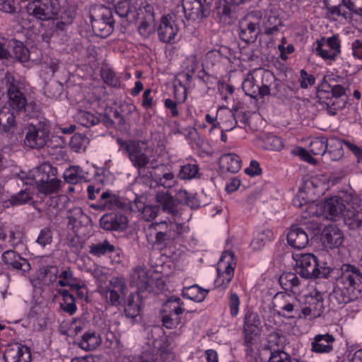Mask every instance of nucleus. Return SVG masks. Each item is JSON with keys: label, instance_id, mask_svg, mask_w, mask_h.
<instances>
[{"label": "nucleus", "instance_id": "37998d69", "mask_svg": "<svg viewBox=\"0 0 362 362\" xmlns=\"http://www.w3.org/2000/svg\"><path fill=\"white\" fill-rule=\"evenodd\" d=\"M199 167L197 163H185L180 166L178 177L182 180H190L199 177Z\"/></svg>", "mask_w": 362, "mask_h": 362}, {"label": "nucleus", "instance_id": "6e6552de", "mask_svg": "<svg viewBox=\"0 0 362 362\" xmlns=\"http://www.w3.org/2000/svg\"><path fill=\"white\" fill-rule=\"evenodd\" d=\"M261 14L252 11L239 21L238 30L240 39L247 43L254 42L262 32L260 25Z\"/></svg>", "mask_w": 362, "mask_h": 362}, {"label": "nucleus", "instance_id": "c85d7f7f", "mask_svg": "<svg viewBox=\"0 0 362 362\" xmlns=\"http://www.w3.org/2000/svg\"><path fill=\"white\" fill-rule=\"evenodd\" d=\"M100 224L106 230L123 231L127 227L128 220L119 214H106L100 218Z\"/></svg>", "mask_w": 362, "mask_h": 362}, {"label": "nucleus", "instance_id": "f257e3e1", "mask_svg": "<svg viewBox=\"0 0 362 362\" xmlns=\"http://www.w3.org/2000/svg\"><path fill=\"white\" fill-rule=\"evenodd\" d=\"M358 267L343 264L335 279L334 297L339 304H346L362 298V257Z\"/></svg>", "mask_w": 362, "mask_h": 362}, {"label": "nucleus", "instance_id": "4be33fe9", "mask_svg": "<svg viewBox=\"0 0 362 362\" xmlns=\"http://www.w3.org/2000/svg\"><path fill=\"white\" fill-rule=\"evenodd\" d=\"M261 14L260 25L262 32L267 35H273L279 31L281 21L278 11L274 6H269L264 11H258Z\"/></svg>", "mask_w": 362, "mask_h": 362}, {"label": "nucleus", "instance_id": "f3484780", "mask_svg": "<svg viewBox=\"0 0 362 362\" xmlns=\"http://www.w3.org/2000/svg\"><path fill=\"white\" fill-rule=\"evenodd\" d=\"M323 300V294L317 291L305 296L304 302L301 301L302 318L320 317L324 310Z\"/></svg>", "mask_w": 362, "mask_h": 362}, {"label": "nucleus", "instance_id": "c9c22d12", "mask_svg": "<svg viewBox=\"0 0 362 362\" xmlns=\"http://www.w3.org/2000/svg\"><path fill=\"white\" fill-rule=\"evenodd\" d=\"M142 300L140 294L138 293H131L124 303L125 315L134 319L139 316L141 310Z\"/></svg>", "mask_w": 362, "mask_h": 362}, {"label": "nucleus", "instance_id": "3c124183", "mask_svg": "<svg viewBox=\"0 0 362 362\" xmlns=\"http://www.w3.org/2000/svg\"><path fill=\"white\" fill-rule=\"evenodd\" d=\"M59 280L57 284L60 286H76V283L79 281L74 276V273L70 268L62 271L58 275Z\"/></svg>", "mask_w": 362, "mask_h": 362}, {"label": "nucleus", "instance_id": "1a4fd4ad", "mask_svg": "<svg viewBox=\"0 0 362 362\" xmlns=\"http://www.w3.org/2000/svg\"><path fill=\"white\" fill-rule=\"evenodd\" d=\"M236 266L235 255L231 251L224 252L218 263V276L216 284L218 287L226 288L234 276V270Z\"/></svg>", "mask_w": 362, "mask_h": 362}, {"label": "nucleus", "instance_id": "aec40b11", "mask_svg": "<svg viewBox=\"0 0 362 362\" xmlns=\"http://www.w3.org/2000/svg\"><path fill=\"white\" fill-rule=\"evenodd\" d=\"M260 320L257 313L247 311L245 315L243 334L244 344L248 348L254 344L260 332Z\"/></svg>", "mask_w": 362, "mask_h": 362}, {"label": "nucleus", "instance_id": "4468645a", "mask_svg": "<svg viewBox=\"0 0 362 362\" xmlns=\"http://www.w3.org/2000/svg\"><path fill=\"white\" fill-rule=\"evenodd\" d=\"M315 54L324 60L335 61L341 52L340 40L337 35L322 37L316 42Z\"/></svg>", "mask_w": 362, "mask_h": 362}, {"label": "nucleus", "instance_id": "864d4df0", "mask_svg": "<svg viewBox=\"0 0 362 362\" xmlns=\"http://www.w3.org/2000/svg\"><path fill=\"white\" fill-rule=\"evenodd\" d=\"M273 239V233L271 230L268 228L262 229L258 232L256 237L252 242L253 247L256 250H260L264 246L267 242L271 241Z\"/></svg>", "mask_w": 362, "mask_h": 362}, {"label": "nucleus", "instance_id": "4c0bfd02", "mask_svg": "<svg viewBox=\"0 0 362 362\" xmlns=\"http://www.w3.org/2000/svg\"><path fill=\"white\" fill-rule=\"evenodd\" d=\"M279 283L282 288L287 291H291L294 293H299L300 280L296 274L293 272H285L279 278Z\"/></svg>", "mask_w": 362, "mask_h": 362}, {"label": "nucleus", "instance_id": "ddd939ff", "mask_svg": "<svg viewBox=\"0 0 362 362\" xmlns=\"http://www.w3.org/2000/svg\"><path fill=\"white\" fill-rule=\"evenodd\" d=\"M276 306L282 311V315L288 318H302L301 300L285 292H279L274 296Z\"/></svg>", "mask_w": 362, "mask_h": 362}, {"label": "nucleus", "instance_id": "f704fd0d", "mask_svg": "<svg viewBox=\"0 0 362 362\" xmlns=\"http://www.w3.org/2000/svg\"><path fill=\"white\" fill-rule=\"evenodd\" d=\"M241 159L235 153H226L219 159V165L223 172L236 173L241 168Z\"/></svg>", "mask_w": 362, "mask_h": 362}, {"label": "nucleus", "instance_id": "0e129e2a", "mask_svg": "<svg viewBox=\"0 0 362 362\" xmlns=\"http://www.w3.org/2000/svg\"><path fill=\"white\" fill-rule=\"evenodd\" d=\"M104 81L109 86L119 88L121 87V81L117 77L116 74L111 70L104 71L102 74Z\"/></svg>", "mask_w": 362, "mask_h": 362}, {"label": "nucleus", "instance_id": "5701e85b", "mask_svg": "<svg viewBox=\"0 0 362 362\" xmlns=\"http://www.w3.org/2000/svg\"><path fill=\"white\" fill-rule=\"evenodd\" d=\"M178 31V25L173 20V16L167 15L161 18L158 29V38L161 42L165 43L174 42Z\"/></svg>", "mask_w": 362, "mask_h": 362}, {"label": "nucleus", "instance_id": "20e7f679", "mask_svg": "<svg viewBox=\"0 0 362 362\" xmlns=\"http://www.w3.org/2000/svg\"><path fill=\"white\" fill-rule=\"evenodd\" d=\"M121 146L127 153L132 165L138 170L145 168L153 157V148L146 141H124Z\"/></svg>", "mask_w": 362, "mask_h": 362}, {"label": "nucleus", "instance_id": "6ab92c4d", "mask_svg": "<svg viewBox=\"0 0 362 362\" xmlns=\"http://www.w3.org/2000/svg\"><path fill=\"white\" fill-rule=\"evenodd\" d=\"M317 216H325L327 219H334L341 214L346 209L344 200L334 196L327 199L325 202L316 205Z\"/></svg>", "mask_w": 362, "mask_h": 362}, {"label": "nucleus", "instance_id": "2f4dec72", "mask_svg": "<svg viewBox=\"0 0 362 362\" xmlns=\"http://www.w3.org/2000/svg\"><path fill=\"white\" fill-rule=\"evenodd\" d=\"M156 200L160 204L162 210L173 216L178 214L179 210L176 200L168 191L160 190L156 194Z\"/></svg>", "mask_w": 362, "mask_h": 362}, {"label": "nucleus", "instance_id": "423d86ee", "mask_svg": "<svg viewBox=\"0 0 362 362\" xmlns=\"http://www.w3.org/2000/svg\"><path fill=\"white\" fill-rule=\"evenodd\" d=\"M25 131L24 143L32 148L43 147L49 139V127L45 121L29 123Z\"/></svg>", "mask_w": 362, "mask_h": 362}, {"label": "nucleus", "instance_id": "09e8293b", "mask_svg": "<svg viewBox=\"0 0 362 362\" xmlns=\"http://www.w3.org/2000/svg\"><path fill=\"white\" fill-rule=\"evenodd\" d=\"M162 174L159 175L155 173L153 176V179L157 183L158 185L162 186L165 188L172 187L175 182V176L174 173L169 170L167 171H162Z\"/></svg>", "mask_w": 362, "mask_h": 362}, {"label": "nucleus", "instance_id": "680f3d73", "mask_svg": "<svg viewBox=\"0 0 362 362\" xmlns=\"http://www.w3.org/2000/svg\"><path fill=\"white\" fill-rule=\"evenodd\" d=\"M32 197L27 189L21 190L11 198V203L13 205H22L31 200Z\"/></svg>", "mask_w": 362, "mask_h": 362}, {"label": "nucleus", "instance_id": "58836bf2", "mask_svg": "<svg viewBox=\"0 0 362 362\" xmlns=\"http://www.w3.org/2000/svg\"><path fill=\"white\" fill-rule=\"evenodd\" d=\"M115 251V246L107 239L89 245V253L97 257L112 254Z\"/></svg>", "mask_w": 362, "mask_h": 362}, {"label": "nucleus", "instance_id": "bf43d9fd", "mask_svg": "<svg viewBox=\"0 0 362 362\" xmlns=\"http://www.w3.org/2000/svg\"><path fill=\"white\" fill-rule=\"evenodd\" d=\"M240 305V300L237 293L230 292L228 298V307L230 309V314L232 317H235L239 313V308Z\"/></svg>", "mask_w": 362, "mask_h": 362}, {"label": "nucleus", "instance_id": "0eeeda50", "mask_svg": "<svg viewBox=\"0 0 362 362\" xmlns=\"http://www.w3.org/2000/svg\"><path fill=\"white\" fill-rule=\"evenodd\" d=\"M274 80V75L269 71H264L262 76L261 85L252 75H248L243 81L242 88L245 93L252 98H264L267 95H276V92L270 93V86L265 81Z\"/></svg>", "mask_w": 362, "mask_h": 362}, {"label": "nucleus", "instance_id": "bb28decb", "mask_svg": "<svg viewBox=\"0 0 362 362\" xmlns=\"http://www.w3.org/2000/svg\"><path fill=\"white\" fill-rule=\"evenodd\" d=\"M335 338L329 333L316 334L311 341V351L315 354H329L334 350Z\"/></svg>", "mask_w": 362, "mask_h": 362}, {"label": "nucleus", "instance_id": "e2e57ef3", "mask_svg": "<svg viewBox=\"0 0 362 362\" xmlns=\"http://www.w3.org/2000/svg\"><path fill=\"white\" fill-rule=\"evenodd\" d=\"M300 86L301 88L306 89L310 86H313L315 83V76L308 74L305 69H301L300 71V77L298 79Z\"/></svg>", "mask_w": 362, "mask_h": 362}, {"label": "nucleus", "instance_id": "a878e982", "mask_svg": "<svg viewBox=\"0 0 362 362\" xmlns=\"http://www.w3.org/2000/svg\"><path fill=\"white\" fill-rule=\"evenodd\" d=\"M19 243L4 249L3 251H5L2 254V260L5 264L11 265L13 269L26 272L30 269V265L28 261L21 257L12 250V248L15 247Z\"/></svg>", "mask_w": 362, "mask_h": 362}, {"label": "nucleus", "instance_id": "f8f14e48", "mask_svg": "<svg viewBox=\"0 0 362 362\" xmlns=\"http://www.w3.org/2000/svg\"><path fill=\"white\" fill-rule=\"evenodd\" d=\"M183 302L179 297L173 296L163 305L162 321L168 329L175 327L180 322V315L183 313Z\"/></svg>", "mask_w": 362, "mask_h": 362}, {"label": "nucleus", "instance_id": "4d7b16f0", "mask_svg": "<svg viewBox=\"0 0 362 362\" xmlns=\"http://www.w3.org/2000/svg\"><path fill=\"white\" fill-rule=\"evenodd\" d=\"M294 358L286 351L276 350L271 353L268 362H293Z\"/></svg>", "mask_w": 362, "mask_h": 362}, {"label": "nucleus", "instance_id": "49530a36", "mask_svg": "<svg viewBox=\"0 0 362 362\" xmlns=\"http://www.w3.org/2000/svg\"><path fill=\"white\" fill-rule=\"evenodd\" d=\"M329 148L328 139L325 136L316 137L310 144V151L314 155H320L325 157Z\"/></svg>", "mask_w": 362, "mask_h": 362}, {"label": "nucleus", "instance_id": "412c9836", "mask_svg": "<svg viewBox=\"0 0 362 362\" xmlns=\"http://www.w3.org/2000/svg\"><path fill=\"white\" fill-rule=\"evenodd\" d=\"M91 25L95 35L103 38L108 37L114 30L115 21L112 11L105 8L100 18L95 19L90 17Z\"/></svg>", "mask_w": 362, "mask_h": 362}, {"label": "nucleus", "instance_id": "7c9ffc66", "mask_svg": "<svg viewBox=\"0 0 362 362\" xmlns=\"http://www.w3.org/2000/svg\"><path fill=\"white\" fill-rule=\"evenodd\" d=\"M287 242L293 248L303 249L308 244V235L303 228L293 226L287 235Z\"/></svg>", "mask_w": 362, "mask_h": 362}, {"label": "nucleus", "instance_id": "b1692460", "mask_svg": "<svg viewBox=\"0 0 362 362\" xmlns=\"http://www.w3.org/2000/svg\"><path fill=\"white\" fill-rule=\"evenodd\" d=\"M4 359L6 362H30L31 353L28 346L14 343L5 349Z\"/></svg>", "mask_w": 362, "mask_h": 362}, {"label": "nucleus", "instance_id": "6e6d98bb", "mask_svg": "<svg viewBox=\"0 0 362 362\" xmlns=\"http://www.w3.org/2000/svg\"><path fill=\"white\" fill-rule=\"evenodd\" d=\"M88 139L81 134H74L70 141V146L75 152H79L85 150Z\"/></svg>", "mask_w": 362, "mask_h": 362}, {"label": "nucleus", "instance_id": "2eb2a0df", "mask_svg": "<svg viewBox=\"0 0 362 362\" xmlns=\"http://www.w3.org/2000/svg\"><path fill=\"white\" fill-rule=\"evenodd\" d=\"M90 207L96 210H132V203L128 199L120 197L110 192H104L98 202L92 204Z\"/></svg>", "mask_w": 362, "mask_h": 362}, {"label": "nucleus", "instance_id": "5fc2aeb1", "mask_svg": "<svg viewBox=\"0 0 362 362\" xmlns=\"http://www.w3.org/2000/svg\"><path fill=\"white\" fill-rule=\"evenodd\" d=\"M13 52L15 57L19 62H25L29 59V51L21 42L15 41L13 42Z\"/></svg>", "mask_w": 362, "mask_h": 362}, {"label": "nucleus", "instance_id": "f03ea898", "mask_svg": "<svg viewBox=\"0 0 362 362\" xmlns=\"http://www.w3.org/2000/svg\"><path fill=\"white\" fill-rule=\"evenodd\" d=\"M292 257L296 272L303 279L326 278L330 273V268L326 264H320L313 254L295 252Z\"/></svg>", "mask_w": 362, "mask_h": 362}, {"label": "nucleus", "instance_id": "c756f323", "mask_svg": "<svg viewBox=\"0 0 362 362\" xmlns=\"http://www.w3.org/2000/svg\"><path fill=\"white\" fill-rule=\"evenodd\" d=\"M322 241L327 247H338L343 243L344 235L337 226L329 225L322 231Z\"/></svg>", "mask_w": 362, "mask_h": 362}, {"label": "nucleus", "instance_id": "79ce46f5", "mask_svg": "<svg viewBox=\"0 0 362 362\" xmlns=\"http://www.w3.org/2000/svg\"><path fill=\"white\" fill-rule=\"evenodd\" d=\"M59 293L62 297V302L60 303V308L69 315H74L77 310L75 298L67 290L62 289Z\"/></svg>", "mask_w": 362, "mask_h": 362}, {"label": "nucleus", "instance_id": "c03bdc74", "mask_svg": "<svg viewBox=\"0 0 362 362\" xmlns=\"http://www.w3.org/2000/svg\"><path fill=\"white\" fill-rule=\"evenodd\" d=\"M100 342V337L95 332H87L83 335L78 345L85 351H91L95 349Z\"/></svg>", "mask_w": 362, "mask_h": 362}, {"label": "nucleus", "instance_id": "13d9d810", "mask_svg": "<svg viewBox=\"0 0 362 362\" xmlns=\"http://www.w3.org/2000/svg\"><path fill=\"white\" fill-rule=\"evenodd\" d=\"M265 148L272 151H280L283 148L281 139L275 135H269L265 139Z\"/></svg>", "mask_w": 362, "mask_h": 362}, {"label": "nucleus", "instance_id": "72a5a7b5", "mask_svg": "<svg viewBox=\"0 0 362 362\" xmlns=\"http://www.w3.org/2000/svg\"><path fill=\"white\" fill-rule=\"evenodd\" d=\"M21 243V233L6 228L0 223V253L4 249Z\"/></svg>", "mask_w": 362, "mask_h": 362}, {"label": "nucleus", "instance_id": "052dcab7", "mask_svg": "<svg viewBox=\"0 0 362 362\" xmlns=\"http://www.w3.org/2000/svg\"><path fill=\"white\" fill-rule=\"evenodd\" d=\"M52 231L49 228H44L40 230L36 242L44 247L52 243Z\"/></svg>", "mask_w": 362, "mask_h": 362}, {"label": "nucleus", "instance_id": "ea45409f", "mask_svg": "<svg viewBox=\"0 0 362 362\" xmlns=\"http://www.w3.org/2000/svg\"><path fill=\"white\" fill-rule=\"evenodd\" d=\"M344 221L351 229H356L362 224V210L352 207L344 210Z\"/></svg>", "mask_w": 362, "mask_h": 362}, {"label": "nucleus", "instance_id": "9d476101", "mask_svg": "<svg viewBox=\"0 0 362 362\" xmlns=\"http://www.w3.org/2000/svg\"><path fill=\"white\" fill-rule=\"evenodd\" d=\"M127 289L124 279L116 276L111 279L108 286L101 288L99 292L105 298L108 305L117 307L121 305Z\"/></svg>", "mask_w": 362, "mask_h": 362}, {"label": "nucleus", "instance_id": "39448f33", "mask_svg": "<svg viewBox=\"0 0 362 362\" xmlns=\"http://www.w3.org/2000/svg\"><path fill=\"white\" fill-rule=\"evenodd\" d=\"M29 16L39 21H49L57 18L59 11L58 0H34L26 6Z\"/></svg>", "mask_w": 362, "mask_h": 362}, {"label": "nucleus", "instance_id": "7ed1b4c3", "mask_svg": "<svg viewBox=\"0 0 362 362\" xmlns=\"http://www.w3.org/2000/svg\"><path fill=\"white\" fill-rule=\"evenodd\" d=\"M57 170L49 163H42L32 171L33 182L38 192L45 195L56 193L59 191L62 181L56 178Z\"/></svg>", "mask_w": 362, "mask_h": 362}, {"label": "nucleus", "instance_id": "a19ab883", "mask_svg": "<svg viewBox=\"0 0 362 362\" xmlns=\"http://www.w3.org/2000/svg\"><path fill=\"white\" fill-rule=\"evenodd\" d=\"M208 293L209 290L204 289L197 284L184 287L182 291L183 297L199 303L205 299Z\"/></svg>", "mask_w": 362, "mask_h": 362}, {"label": "nucleus", "instance_id": "a18cd8bd", "mask_svg": "<svg viewBox=\"0 0 362 362\" xmlns=\"http://www.w3.org/2000/svg\"><path fill=\"white\" fill-rule=\"evenodd\" d=\"M16 124L15 115L7 107H4L0 110V126L3 131L9 132Z\"/></svg>", "mask_w": 362, "mask_h": 362}, {"label": "nucleus", "instance_id": "338daca9", "mask_svg": "<svg viewBox=\"0 0 362 362\" xmlns=\"http://www.w3.org/2000/svg\"><path fill=\"white\" fill-rule=\"evenodd\" d=\"M130 11V4L127 1H120L115 6V13L121 18L127 17Z\"/></svg>", "mask_w": 362, "mask_h": 362}, {"label": "nucleus", "instance_id": "8fccbe9b", "mask_svg": "<svg viewBox=\"0 0 362 362\" xmlns=\"http://www.w3.org/2000/svg\"><path fill=\"white\" fill-rule=\"evenodd\" d=\"M343 155L344 151L341 144L339 141H335L334 145L329 144L324 160L325 162L328 160L337 161L341 159Z\"/></svg>", "mask_w": 362, "mask_h": 362}, {"label": "nucleus", "instance_id": "e433bc0d", "mask_svg": "<svg viewBox=\"0 0 362 362\" xmlns=\"http://www.w3.org/2000/svg\"><path fill=\"white\" fill-rule=\"evenodd\" d=\"M88 173L85 172L80 166L73 165L66 169L64 173V178L70 184H77L81 182L88 181Z\"/></svg>", "mask_w": 362, "mask_h": 362}, {"label": "nucleus", "instance_id": "774afa93", "mask_svg": "<svg viewBox=\"0 0 362 362\" xmlns=\"http://www.w3.org/2000/svg\"><path fill=\"white\" fill-rule=\"evenodd\" d=\"M321 184L320 180L315 177L308 179L304 182V192L305 193L315 194V190Z\"/></svg>", "mask_w": 362, "mask_h": 362}, {"label": "nucleus", "instance_id": "a211bd4d", "mask_svg": "<svg viewBox=\"0 0 362 362\" xmlns=\"http://www.w3.org/2000/svg\"><path fill=\"white\" fill-rule=\"evenodd\" d=\"M156 352L154 354L150 351H145L129 362H165L173 358L174 355L167 341H159Z\"/></svg>", "mask_w": 362, "mask_h": 362}, {"label": "nucleus", "instance_id": "9b49d317", "mask_svg": "<svg viewBox=\"0 0 362 362\" xmlns=\"http://www.w3.org/2000/svg\"><path fill=\"white\" fill-rule=\"evenodd\" d=\"M5 80L8 86L7 93L9 98L8 103L12 109L17 112L25 111L29 112L30 110H32L35 112L38 111L35 103H27L24 94L11 82L13 78L11 75L6 74Z\"/></svg>", "mask_w": 362, "mask_h": 362}, {"label": "nucleus", "instance_id": "393cba45", "mask_svg": "<svg viewBox=\"0 0 362 362\" xmlns=\"http://www.w3.org/2000/svg\"><path fill=\"white\" fill-rule=\"evenodd\" d=\"M332 15L346 18L350 13L362 16V0H341L337 6L329 7Z\"/></svg>", "mask_w": 362, "mask_h": 362}, {"label": "nucleus", "instance_id": "de8ad7c7", "mask_svg": "<svg viewBox=\"0 0 362 362\" xmlns=\"http://www.w3.org/2000/svg\"><path fill=\"white\" fill-rule=\"evenodd\" d=\"M176 204H185L190 208L197 207L199 206L197 199L189 194L186 189H180L175 194Z\"/></svg>", "mask_w": 362, "mask_h": 362}, {"label": "nucleus", "instance_id": "69168bd1", "mask_svg": "<svg viewBox=\"0 0 362 362\" xmlns=\"http://www.w3.org/2000/svg\"><path fill=\"white\" fill-rule=\"evenodd\" d=\"M159 212V206L147 205L143 207L142 215L146 221H150L155 218Z\"/></svg>", "mask_w": 362, "mask_h": 362}, {"label": "nucleus", "instance_id": "cd10ccee", "mask_svg": "<svg viewBox=\"0 0 362 362\" xmlns=\"http://www.w3.org/2000/svg\"><path fill=\"white\" fill-rule=\"evenodd\" d=\"M131 284H134L139 292L153 290V279H151L147 271L141 267H136L131 272Z\"/></svg>", "mask_w": 362, "mask_h": 362}, {"label": "nucleus", "instance_id": "473e14b6", "mask_svg": "<svg viewBox=\"0 0 362 362\" xmlns=\"http://www.w3.org/2000/svg\"><path fill=\"white\" fill-rule=\"evenodd\" d=\"M317 98L320 104L326 107L329 115L334 116L337 112L345 106V102L334 96H327V91L318 90Z\"/></svg>", "mask_w": 362, "mask_h": 362}, {"label": "nucleus", "instance_id": "603ef678", "mask_svg": "<svg viewBox=\"0 0 362 362\" xmlns=\"http://www.w3.org/2000/svg\"><path fill=\"white\" fill-rule=\"evenodd\" d=\"M78 122L83 127H90L99 123V117L88 111L81 110L76 115Z\"/></svg>", "mask_w": 362, "mask_h": 362}, {"label": "nucleus", "instance_id": "dca6fc26", "mask_svg": "<svg viewBox=\"0 0 362 362\" xmlns=\"http://www.w3.org/2000/svg\"><path fill=\"white\" fill-rule=\"evenodd\" d=\"M214 0H183L182 9L185 18L192 21L207 17Z\"/></svg>", "mask_w": 362, "mask_h": 362}]
</instances>
